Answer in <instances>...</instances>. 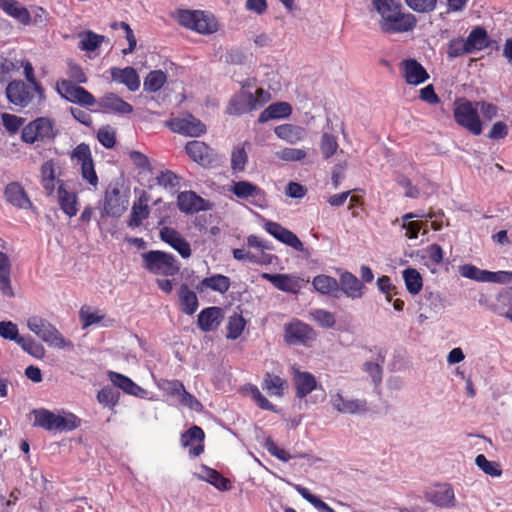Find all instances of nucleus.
Returning a JSON list of instances; mask_svg holds the SVG:
<instances>
[{
	"label": "nucleus",
	"instance_id": "4468645a",
	"mask_svg": "<svg viewBox=\"0 0 512 512\" xmlns=\"http://www.w3.org/2000/svg\"><path fill=\"white\" fill-rule=\"evenodd\" d=\"M271 96L268 91H265L262 88H258L255 94L251 92H246V105L243 107H237L239 101H234L230 106H228L227 111L232 115H240L245 112L257 109L261 107L265 103L270 100Z\"/></svg>",
	"mask_w": 512,
	"mask_h": 512
},
{
	"label": "nucleus",
	"instance_id": "b1692460",
	"mask_svg": "<svg viewBox=\"0 0 512 512\" xmlns=\"http://www.w3.org/2000/svg\"><path fill=\"white\" fill-rule=\"evenodd\" d=\"M99 106L109 112L118 114H130L133 107L114 93H107L98 101Z\"/></svg>",
	"mask_w": 512,
	"mask_h": 512
},
{
	"label": "nucleus",
	"instance_id": "7c9ffc66",
	"mask_svg": "<svg viewBox=\"0 0 512 512\" xmlns=\"http://www.w3.org/2000/svg\"><path fill=\"white\" fill-rule=\"evenodd\" d=\"M204 437V431L198 426H193L182 435L181 442L184 447L191 445L194 441L199 442L198 445L192 447L189 450V454L193 457H196L199 456L204 450V446L202 444Z\"/></svg>",
	"mask_w": 512,
	"mask_h": 512
},
{
	"label": "nucleus",
	"instance_id": "5701e85b",
	"mask_svg": "<svg viewBox=\"0 0 512 512\" xmlns=\"http://www.w3.org/2000/svg\"><path fill=\"white\" fill-rule=\"evenodd\" d=\"M223 319V310L219 307H208L198 315V326L203 331L217 329Z\"/></svg>",
	"mask_w": 512,
	"mask_h": 512
},
{
	"label": "nucleus",
	"instance_id": "864d4df0",
	"mask_svg": "<svg viewBox=\"0 0 512 512\" xmlns=\"http://www.w3.org/2000/svg\"><path fill=\"white\" fill-rule=\"evenodd\" d=\"M274 132L279 138L290 143H293L300 138L299 129L290 124L277 126Z\"/></svg>",
	"mask_w": 512,
	"mask_h": 512
},
{
	"label": "nucleus",
	"instance_id": "f704fd0d",
	"mask_svg": "<svg viewBox=\"0 0 512 512\" xmlns=\"http://www.w3.org/2000/svg\"><path fill=\"white\" fill-rule=\"evenodd\" d=\"M291 111V106L286 102L274 103L261 112L258 121L260 123H265L271 119L288 117L291 114Z\"/></svg>",
	"mask_w": 512,
	"mask_h": 512
},
{
	"label": "nucleus",
	"instance_id": "ddd939ff",
	"mask_svg": "<svg viewBox=\"0 0 512 512\" xmlns=\"http://www.w3.org/2000/svg\"><path fill=\"white\" fill-rule=\"evenodd\" d=\"M400 67L402 76L409 85L417 86L429 79L428 72L416 59H404Z\"/></svg>",
	"mask_w": 512,
	"mask_h": 512
},
{
	"label": "nucleus",
	"instance_id": "37998d69",
	"mask_svg": "<svg viewBox=\"0 0 512 512\" xmlns=\"http://www.w3.org/2000/svg\"><path fill=\"white\" fill-rule=\"evenodd\" d=\"M18 345L35 358L42 359L45 356L44 346L31 337H21L18 340Z\"/></svg>",
	"mask_w": 512,
	"mask_h": 512
},
{
	"label": "nucleus",
	"instance_id": "13d9d810",
	"mask_svg": "<svg viewBox=\"0 0 512 512\" xmlns=\"http://www.w3.org/2000/svg\"><path fill=\"white\" fill-rule=\"evenodd\" d=\"M284 381L278 376L268 375L264 381V388L270 395L281 396Z\"/></svg>",
	"mask_w": 512,
	"mask_h": 512
},
{
	"label": "nucleus",
	"instance_id": "a878e982",
	"mask_svg": "<svg viewBox=\"0 0 512 512\" xmlns=\"http://www.w3.org/2000/svg\"><path fill=\"white\" fill-rule=\"evenodd\" d=\"M261 277L284 292L296 293L299 289L298 280L291 275L263 273Z\"/></svg>",
	"mask_w": 512,
	"mask_h": 512
},
{
	"label": "nucleus",
	"instance_id": "e2e57ef3",
	"mask_svg": "<svg viewBox=\"0 0 512 512\" xmlns=\"http://www.w3.org/2000/svg\"><path fill=\"white\" fill-rule=\"evenodd\" d=\"M1 118L3 126L10 133H16L24 123L23 118L8 113H3Z\"/></svg>",
	"mask_w": 512,
	"mask_h": 512
},
{
	"label": "nucleus",
	"instance_id": "bf43d9fd",
	"mask_svg": "<svg viewBox=\"0 0 512 512\" xmlns=\"http://www.w3.org/2000/svg\"><path fill=\"white\" fill-rule=\"evenodd\" d=\"M340 292V281L338 282L335 278L322 274V294L339 297Z\"/></svg>",
	"mask_w": 512,
	"mask_h": 512
},
{
	"label": "nucleus",
	"instance_id": "774afa93",
	"mask_svg": "<svg viewBox=\"0 0 512 512\" xmlns=\"http://www.w3.org/2000/svg\"><path fill=\"white\" fill-rule=\"evenodd\" d=\"M485 276V282L508 283L512 280V272L510 271L491 272L487 270Z\"/></svg>",
	"mask_w": 512,
	"mask_h": 512
},
{
	"label": "nucleus",
	"instance_id": "2eb2a0df",
	"mask_svg": "<svg viewBox=\"0 0 512 512\" xmlns=\"http://www.w3.org/2000/svg\"><path fill=\"white\" fill-rule=\"evenodd\" d=\"M186 153L202 166H210L215 161L214 151L204 142L193 140L185 146Z\"/></svg>",
	"mask_w": 512,
	"mask_h": 512
},
{
	"label": "nucleus",
	"instance_id": "bb28decb",
	"mask_svg": "<svg viewBox=\"0 0 512 512\" xmlns=\"http://www.w3.org/2000/svg\"><path fill=\"white\" fill-rule=\"evenodd\" d=\"M111 76L114 81L125 84L130 91H136L140 87L139 76L132 67H126L124 69L112 68Z\"/></svg>",
	"mask_w": 512,
	"mask_h": 512
},
{
	"label": "nucleus",
	"instance_id": "0e129e2a",
	"mask_svg": "<svg viewBox=\"0 0 512 512\" xmlns=\"http://www.w3.org/2000/svg\"><path fill=\"white\" fill-rule=\"evenodd\" d=\"M338 149V143L335 136L327 133L322 135V155L325 158H329L336 153Z\"/></svg>",
	"mask_w": 512,
	"mask_h": 512
},
{
	"label": "nucleus",
	"instance_id": "20e7f679",
	"mask_svg": "<svg viewBox=\"0 0 512 512\" xmlns=\"http://www.w3.org/2000/svg\"><path fill=\"white\" fill-rule=\"evenodd\" d=\"M453 115L455 122L473 135L482 133V122L475 103L469 100L457 103Z\"/></svg>",
	"mask_w": 512,
	"mask_h": 512
},
{
	"label": "nucleus",
	"instance_id": "4be33fe9",
	"mask_svg": "<svg viewBox=\"0 0 512 512\" xmlns=\"http://www.w3.org/2000/svg\"><path fill=\"white\" fill-rule=\"evenodd\" d=\"M149 199V195L145 191H142L138 200L133 203L131 214L127 222L129 227H139L142 224V221L148 218L150 213L148 206Z\"/></svg>",
	"mask_w": 512,
	"mask_h": 512
},
{
	"label": "nucleus",
	"instance_id": "39448f33",
	"mask_svg": "<svg viewBox=\"0 0 512 512\" xmlns=\"http://www.w3.org/2000/svg\"><path fill=\"white\" fill-rule=\"evenodd\" d=\"M56 89L62 98L71 103H76L81 106H93L96 103L95 97L89 91L77 86L69 80H58Z\"/></svg>",
	"mask_w": 512,
	"mask_h": 512
},
{
	"label": "nucleus",
	"instance_id": "338daca9",
	"mask_svg": "<svg viewBox=\"0 0 512 512\" xmlns=\"http://www.w3.org/2000/svg\"><path fill=\"white\" fill-rule=\"evenodd\" d=\"M178 398H179V402L182 405L189 407L191 410H194L197 412H201L203 410V405L192 394L187 392L185 389H184V392H182Z\"/></svg>",
	"mask_w": 512,
	"mask_h": 512
},
{
	"label": "nucleus",
	"instance_id": "7ed1b4c3",
	"mask_svg": "<svg viewBox=\"0 0 512 512\" xmlns=\"http://www.w3.org/2000/svg\"><path fill=\"white\" fill-rule=\"evenodd\" d=\"M175 19L181 26L200 34H212L218 30L215 19L200 10L180 9L175 13Z\"/></svg>",
	"mask_w": 512,
	"mask_h": 512
},
{
	"label": "nucleus",
	"instance_id": "09e8293b",
	"mask_svg": "<svg viewBox=\"0 0 512 512\" xmlns=\"http://www.w3.org/2000/svg\"><path fill=\"white\" fill-rule=\"evenodd\" d=\"M475 464L484 473L492 477H499L502 474V470L499 468V465L495 462L489 461L483 454H479L476 456Z\"/></svg>",
	"mask_w": 512,
	"mask_h": 512
},
{
	"label": "nucleus",
	"instance_id": "58836bf2",
	"mask_svg": "<svg viewBox=\"0 0 512 512\" xmlns=\"http://www.w3.org/2000/svg\"><path fill=\"white\" fill-rule=\"evenodd\" d=\"M198 476L200 479L211 483L219 490L225 491L229 489V480L224 478L214 469L202 467L201 472L198 474Z\"/></svg>",
	"mask_w": 512,
	"mask_h": 512
},
{
	"label": "nucleus",
	"instance_id": "8fccbe9b",
	"mask_svg": "<svg viewBox=\"0 0 512 512\" xmlns=\"http://www.w3.org/2000/svg\"><path fill=\"white\" fill-rule=\"evenodd\" d=\"M465 54H471L465 39L453 38L448 42L447 55L449 58H457Z\"/></svg>",
	"mask_w": 512,
	"mask_h": 512
},
{
	"label": "nucleus",
	"instance_id": "49530a36",
	"mask_svg": "<svg viewBox=\"0 0 512 512\" xmlns=\"http://www.w3.org/2000/svg\"><path fill=\"white\" fill-rule=\"evenodd\" d=\"M79 317L83 323L82 327L85 329L88 326L99 323L104 315L99 314V311L90 306H82L79 311Z\"/></svg>",
	"mask_w": 512,
	"mask_h": 512
},
{
	"label": "nucleus",
	"instance_id": "4c0bfd02",
	"mask_svg": "<svg viewBox=\"0 0 512 512\" xmlns=\"http://www.w3.org/2000/svg\"><path fill=\"white\" fill-rule=\"evenodd\" d=\"M78 37L80 39L79 48L87 52L95 51L105 41L104 36L92 31L81 32L78 34Z\"/></svg>",
	"mask_w": 512,
	"mask_h": 512
},
{
	"label": "nucleus",
	"instance_id": "69168bd1",
	"mask_svg": "<svg viewBox=\"0 0 512 512\" xmlns=\"http://www.w3.org/2000/svg\"><path fill=\"white\" fill-rule=\"evenodd\" d=\"M476 107H479L480 113L482 114L484 120L491 121L498 115V107L492 103L488 102H476Z\"/></svg>",
	"mask_w": 512,
	"mask_h": 512
},
{
	"label": "nucleus",
	"instance_id": "c756f323",
	"mask_svg": "<svg viewBox=\"0 0 512 512\" xmlns=\"http://www.w3.org/2000/svg\"><path fill=\"white\" fill-rule=\"evenodd\" d=\"M470 53L474 51H481L490 46V40L485 28L477 26L471 30L468 37L465 39Z\"/></svg>",
	"mask_w": 512,
	"mask_h": 512
},
{
	"label": "nucleus",
	"instance_id": "603ef678",
	"mask_svg": "<svg viewBox=\"0 0 512 512\" xmlns=\"http://www.w3.org/2000/svg\"><path fill=\"white\" fill-rule=\"evenodd\" d=\"M248 161V156L243 147H236L232 151L231 155V168L234 171L242 172L245 169V165Z\"/></svg>",
	"mask_w": 512,
	"mask_h": 512
},
{
	"label": "nucleus",
	"instance_id": "423d86ee",
	"mask_svg": "<svg viewBox=\"0 0 512 512\" xmlns=\"http://www.w3.org/2000/svg\"><path fill=\"white\" fill-rule=\"evenodd\" d=\"M71 159L76 160L81 165V176L95 189L98 185V176L94 168V162L90 148L87 144L81 143L77 145L72 153Z\"/></svg>",
	"mask_w": 512,
	"mask_h": 512
},
{
	"label": "nucleus",
	"instance_id": "a211bd4d",
	"mask_svg": "<svg viewBox=\"0 0 512 512\" xmlns=\"http://www.w3.org/2000/svg\"><path fill=\"white\" fill-rule=\"evenodd\" d=\"M12 262L10 257L0 251V291L3 296L8 298L15 297V291L12 287Z\"/></svg>",
	"mask_w": 512,
	"mask_h": 512
},
{
	"label": "nucleus",
	"instance_id": "79ce46f5",
	"mask_svg": "<svg viewBox=\"0 0 512 512\" xmlns=\"http://www.w3.org/2000/svg\"><path fill=\"white\" fill-rule=\"evenodd\" d=\"M167 81L166 74L161 70L151 71L144 80L143 86L146 91L157 92Z\"/></svg>",
	"mask_w": 512,
	"mask_h": 512
},
{
	"label": "nucleus",
	"instance_id": "aec40b11",
	"mask_svg": "<svg viewBox=\"0 0 512 512\" xmlns=\"http://www.w3.org/2000/svg\"><path fill=\"white\" fill-rule=\"evenodd\" d=\"M314 338L315 333L311 328L300 321L292 322L285 327V340L290 344L306 342Z\"/></svg>",
	"mask_w": 512,
	"mask_h": 512
},
{
	"label": "nucleus",
	"instance_id": "dca6fc26",
	"mask_svg": "<svg viewBox=\"0 0 512 512\" xmlns=\"http://www.w3.org/2000/svg\"><path fill=\"white\" fill-rule=\"evenodd\" d=\"M159 236L162 241L173 247L183 258L191 256L190 244L175 229L163 227L159 232Z\"/></svg>",
	"mask_w": 512,
	"mask_h": 512
},
{
	"label": "nucleus",
	"instance_id": "e433bc0d",
	"mask_svg": "<svg viewBox=\"0 0 512 512\" xmlns=\"http://www.w3.org/2000/svg\"><path fill=\"white\" fill-rule=\"evenodd\" d=\"M403 279L407 291L412 294H418L423 287V278L415 268H407L403 271Z\"/></svg>",
	"mask_w": 512,
	"mask_h": 512
},
{
	"label": "nucleus",
	"instance_id": "9d476101",
	"mask_svg": "<svg viewBox=\"0 0 512 512\" xmlns=\"http://www.w3.org/2000/svg\"><path fill=\"white\" fill-rule=\"evenodd\" d=\"M127 206V197L121 193L117 185L110 184L105 191L103 207L105 214L112 217H119L126 211Z\"/></svg>",
	"mask_w": 512,
	"mask_h": 512
},
{
	"label": "nucleus",
	"instance_id": "0eeeda50",
	"mask_svg": "<svg viewBox=\"0 0 512 512\" xmlns=\"http://www.w3.org/2000/svg\"><path fill=\"white\" fill-rule=\"evenodd\" d=\"M34 414L35 425L41 426L47 430H72L76 428L75 417L73 415L65 417L45 409L37 410Z\"/></svg>",
	"mask_w": 512,
	"mask_h": 512
},
{
	"label": "nucleus",
	"instance_id": "cd10ccee",
	"mask_svg": "<svg viewBox=\"0 0 512 512\" xmlns=\"http://www.w3.org/2000/svg\"><path fill=\"white\" fill-rule=\"evenodd\" d=\"M230 192L240 199L264 198V191L257 185L248 181L233 182Z\"/></svg>",
	"mask_w": 512,
	"mask_h": 512
},
{
	"label": "nucleus",
	"instance_id": "3c124183",
	"mask_svg": "<svg viewBox=\"0 0 512 512\" xmlns=\"http://www.w3.org/2000/svg\"><path fill=\"white\" fill-rule=\"evenodd\" d=\"M486 271L487 270H481L472 264H465L459 267V272L462 277L478 282H485Z\"/></svg>",
	"mask_w": 512,
	"mask_h": 512
},
{
	"label": "nucleus",
	"instance_id": "6ab92c4d",
	"mask_svg": "<svg viewBox=\"0 0 512 512\" xmlns=\"http://www.w3.org/2000/svg\"><path fill=\"white\" fill-rule=\"evenodd\" d=\"M177 205L180 211L186 214L207 209L205 200L192 191L181 192L177 197Z\"/></svg>",
	"mask_w": 512,
	"mask_h": 512
},
{
	"label": "nucleus",
	"instance_id": "2f4dec72",
	"mask_svg": "<svg viewBox=\"0 0 512 512\" xmlns=\"http://www.w3.org/2000/svg\"><path fill=\"white\" fill-rule=\"evenodd\" d=\"M178 298L181 311L185 314L192 315L198 309L199 303L197 295L189 289L186 284H182L178 291Z\"/></svg>",
	"mask_w": 512,
	"mask_h": 512
},
{
	"label": "nucleus",
	"instance_id": "412c9836",
	"mask_svg": "<svg viewBox=\"0 0 512 512\" xmlns=\"http://www.w3.org/2000/svg\"><path fill=\"white\" fill-rule=\"evenodd\" d=\"M333 407L341 412L348 414L366 413L368 411L367 401L365 399L346 400L341 394L332 396Z\"/></svg>",
	"mask_w": 512,
	"mask_h": 512
},
{
	"label": "nucleus",
	"instance_id": "f03ea898",
	"mask_svg": "<svg viewBox=\"0 0 512 512\" xmlns=\"http://www.w3.org/2000/svg\"><path fill=\"white\" fill-rule=\"evenodd\" d=\"M141 256L144 268L153 274L174 276L180 270V263L172 254L151 250L143 253Z\"/></svg>",
	"mask_w": 512,
	"mask_h": 512
},
{
	"label": "nucleus",
	"instance_id": "72a5a7b5",
	"mask_svg": "<svg viewBox=\"0 0 512 512\" xmlns=\"http://www.w3.org/2000/svg\"><path fill=\"white\" fill-rule=\"evenodd\" d=\"M208 288L223 294L230 288V279L225 275L217 274L204 278L196 287L200 292Z\"/></svg>",
	"mask_w": 512,
	"mask_h": 512
},
{
	"label": "nucleus",
	"instance_id": "393cba45",
	"mask_svg": "<svg viewBox=\"0 0 512 512\" xmlns=\"http://www.w3.org/2000/svg\"><path fill=\"white\" fill-rule=\"evenodd\" d=\"M5 196L8 202L18 208L29 209L32 207L24 188L18 183L8 184L5 189Z\"/></svg>",
	"mask_w": 512,
	"mask_h": 512
},
{
	"label": "nucleus",
	"instance_id": "6e6552de",
	"mask_svg": "<svg viewBox=\"0 0 512 512\" xmlns=\"http://www.w3.org/2000/svg\"><path fill=\"white\" fill-rule=\"evenodd\" d=\"M416 24V17L411 13L402 12V9L379 22L382 32L387 34L412 31L416 27Z\"/></svg>",
	"mask_w": 512,
	"mask_h": 512
},
{
	"label": "nucleus",
	"instance_id": "052dcab7",
	"mask_svg": "<svg viewBox=\"0 0 512 512\" xmlns=\"http://www.w3.org/2000/svg\"><path fill=\"white\" fill-rule=\"evenodd\" d=\"M97 138L106 148H112L115 145V131L110 126L101 127L98 130Z\"/></svg>",
	"mask_w": 512,
	"mask_h": 512
},
{
	"label": "nucleus",
	"instance_id": "f3484780",
	"mask_svg": "<svg viewBox=\"0 0 512 512\" xmlns=\"http://www.w3.org/2000/svg\"><path fill=\"white\" fill-rule=\"evenodd\" d=\"M340 289L347 297L359 299L365 294V286L353 273L344 271L340 274Z\"/></svg>",
	"mask_w": 512,
	"mask_h": 512
},
{
	"label": "nucleus",
	"instance_id": "c9c22d12",
	"mask_svg": "<svg viewBox=\"0 0 512 512\" xmlns=\"http://www.w3.org/2000/svg\"><path fill=\"white\" fill-rule=\"evenodd\" d=\"M76 195L74 193L68 192L63 184H60L58 187V201L61 209L65 214L69 217L75 216L77 209V201Z\"/></svg>",
	"mask_w": 512,
	"mask_h": 512
},
{
	"label": "nucleus",
	"instance_id": "6e6d98bb",
	"mask_svg": "<svg viewBox=\"0 0 512 512\" xmlns=\"http://www.w3.org/2000/svg\"><path fill=\"white\" fill-rule=\"evenodd\" d=\"M407 6L418 13L432 12L437 5V0H405Z\"/></svg>",
	"mask_w": 512,
	"mask_h": 512
},
{
	"label": "nucleus",
	"instance_id": "4d7b16f0",
	"mask_svg": "<svg viewBox=\"0 0 512 512\" xmlns=\"http://www.w3.org/2000/svg\"><path fill=\"white\" fill-rule=\"evenodd\" d=\"M0 336L4 339L14 340L18 344V340L22 337L18 334L17 325L11 321L0 322Z\"/></svg>",
	"mask_w": 512,
	"mask_h": 512
},
{
	"label": "nucleus",
	"instance_id": "a19ab883",
	"mask_svg": "<svg viewBox=\"0 0 512 512\" xmlns=\"http://www.w3.org/2000/svg\"><path fill=\"white\" fill-rule=\"evenodd\" d=\"M376 11L381 15V20H385L388 16L402 9V5L398 0H372Z\"/></svg>",
	"mask_w": 512,
	"mask_h": 512
},
{
	"label": "nucleus",
	"instance_id": "c85d7f7f",
	"mask_svg": "<svg viewBox=\"0 0 512 512\" xmlns=\"http://www.w3.org/2000/svg\"><path fill=\"white\" fill-rule=\"evenodd\" d=\"M0 8L23 25L31 21L29 11L17 0H0Z\"/></svg>",
	"mask_w": 512,
	"mask_h": 512
},
{
	"label": "nucleus",
	"instance_id": "f257e3e1",
	"mask_svg": "<svg viewBox=\"0 0 512 512\" xmlns=\"http://www.w3.org/2000/svg\"><path fill=\"white\" fill-rule=\"evenodd\" d=\"M27 327L48 346L57 349H73V343L63 337L60 331L48 320L40 316L27 319Z\"/></svg>",
	"mask_w": 512,
	"mask_h": 512
},
{
	"label": "nucleus",
	"instance_id": "473e14b6",
	"mask_svg": "<svg viewBox=\"0 0 512 512\" xmlns=\"http://www.w3.org/2000/svg\"><path fill=\"white\" fill-rule=\"evenodd\" d=\"M109 378L115 386L119 387L128 394L140 397H144L146 395V390L138 386L130 378L120 373L110 372Z\"/></svg>",
	"mask_w": 512,
	"mask_h": 512
},
{
	"label": "nucleus",
	"instance_id": "5fc2aeb1",
	"mask_svg": "<svg viewBox=\"0 0 512 512\" xmlns=\"http://www.w3.org/2000/svg\"><path fill=\"white\" fill-rule=\"evenodd\" d=\"M67 75L74 84H84L88 80L81 66L71 60L68 61Z\"/></svg>",
	"mask_w": 512,
	"mask_h": 512
},
{
	"label": "nucleus",
	"instance_id": "c03bdc74",
	"mask_svg": "<svg viewBox=\"0 0 512 512\" xmlns=\"http://www.w3.org/2000/svg\"><path fill=\"white\" fill-rule=\"evenodd\" d=\"M37 132L40 141L53 139L55 132L53 129V123L48 118H38L32 121Z\"/></svg>",
	"mask_w": 512,
	"mask_h": 512
},
{
	"label": "nucleus",
	"instance_id": "de8ad7c7",
	"mask_svg": "<svg viewBox=\"0 0 512 512\" xmlns=\"http://www.w3.org/2000/svg\"><path fill=\"white\" fill-rule=\"evenodd\" d=\"M157 184L165 189L175 190L179 187L180 177L171 170L161 171L156 177Z\"/></svg>",
	"mask_w": 512,
	"mask_h": 512
},
{
	"label": "nucleus",
	"instance_id": "f8f14e48",
	"mask_svg": "<svg viewBox=\"0 0 512 512\" xmlns=\"http://www.w3.org/2000/svg\"><path fill=\"white\" fill-rule=\"evenodd\" d=\"M425 498L439 508H453L456 506L454 489L448 483L435 485L433 489L425 492Z\"/></svg>",
	"mask_w": 512,
	"mask_h": 512
},
{
	"label": "nucleus",
	"instance_id": "9b49d317",
	"mask_svg": "<svg viewBox=\"0 0 512 512\" xmlns=\"http://www.w3.org/2000/svg\"><path fill=\"white\" fill-rule=\"evenodd\" d=\"M167 125L173 132L189 137H199L206 132L205 124L191 114L172 119Z\"/></svg>",
	"mask_w": 512,
	"mask_h": 512
},
{
	"label": "nucleus",
	"instance_id": "a18cd8bd",
	"mask_svg": "<svg viewBox=\"0 0 512 512\" xmlns=\"http://www.w3.org/2000/svg\"><path fill=\"white\" fill-rule=\"evenodd\" d=\"M245 325L246 321L241 315L235 313L230 316L227 324V338L233 340L237 339L242 334Z\"/></svg>",
	"mask_w": 512,
	"mask_h": 512
},
{
	"label": "nucleus",
	"instance_id": "ea45409f",
	"mask_svg": "<svg viewBox=\"0 0 512 512\" xmlns=\"http://www.w3.org/2000/svg\"><path fill=\"white\" fill-rule=\"evenodd\" d=\"M297 388V396L304 397L316 387L315 378L309 373L297 372L294 378Z\"/></svg>",
	"mask_w": 512,
	"mask_h": 512
},
{
	"label": "nucleus",
	"instance_id": "1a4fd4ad",
	"mask_svg": "<svg viewBox=\"0 0 512 512\" xmlns=\"http://www.w3.org/2000/svg\"><path fill=\"white\" fill-rule=\"evenodd\" d=\"M35 94L41 96V89L38 84L28 86L23 81H12L6 88L8 100L12 104L20 107L28 106L32 102Z\"/></svg>",
	"mask_w": 512,
	"mask_h": 512
},
{
	"label": "nucleus",
	"instance_id": "680f3d73",
	"mask_svg": "<svg viewBox=\"0 0 512 512\" xmlns=\"http://www.w3.org/2000/svg\"><path fill=\"white\" fill-rule=\"evenodd\" d=\"M276 156L284 161H300L306 156V152L302 149L284 148L276 152Z\"/></svg>",
	"mask_w": 512,
	"mask_h": 512
}]
</instances>
